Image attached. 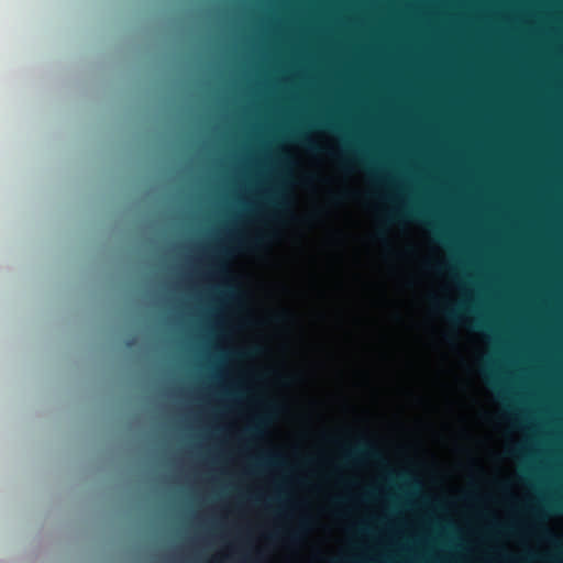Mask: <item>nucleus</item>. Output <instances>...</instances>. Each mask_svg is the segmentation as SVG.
Segmentation results:
<instances>
[{"label": "nucleus", "mask_w": 563, "mask_h": 563, "mask_svg": "<svg viewBox=\"0 0 563 563\" xmlns=\"http://www.w3.org/2000/svg\"><path fill=\"white\" fill-rule=\"evenodd\" d=\"M342 457L344 463H354L361 460L383 461L380 452L365 439H362L353 448H344Z\"/></svg>", "instance_id": "obj_1"}, {"label": "nucleus", "mask_w": 563, "mask_h": 563, "mask_svg": "<svg viewBox=\"0 0 563 563\" xmlns=\"http://www.w3.org/2000/svg\"><path fill=\"white\" fill-rule=\"evenodd\" d=\"M266 235L260 234L253 239L241 238V236H232V243L234 244V249H254L261 246L266 241ZM233 250H221L222 255H228Z\"/></svg>", "instance_id": "obj_2"}, {"label": "nucleus", "mask_w": 563, "mask_h": 563, "mask_svg": "<svg viewBox=\"0 0 563 563\" xmlns=\"http://www.w3.org/2000/svg\"><path fill=\"white\" fill-rule=\"evenodd\" d=\"M404 218L427 221V213L420 209L401 210V211H398L397 213H395L394 216H391L390 220L404 219Z\"/></svg>", "instance_id": "obj_3"}, {"label": "nucleus", "mask_w": 563, "mask_h": 563, "mask_svg": "<svg viewBox=\"0 0 563 563\" xmlns=\"http://www.w3.org/2000/svg\"><path fill=\"white\" fill-rule=\"evenodd\" d=\"M284 464V460L280 455L272 454L267 455L265 457H262L257 461L256 465L263 466V465H272V466H279Z\"/></svg>", "instance_id": "obj_4"}, {"label": "nucleus", "mask_w": 563, "mask_h": 563, "mask_svg": "<svg viewBox=\"0 0 563 563\" xmlns=\"http://www.w3.org/2000/svg\"><path fill=\"white\" fill-rule=\"evenodd\" d=\"M444 313L451 321L457 322L462 319V310L460 308L445 309Z\"/></svg>", "instance_id": "obj_5"}, {"label": "nucleus", "mask_w": 563, "mask_h": 563, "mask_svg": "<svg viewBox=\"0 0 563 563\" xmlns=\"http://www.w3.org/2000/svg\"><path fill=\"white\" fill-rule=\"evenodd\" d=\"M360 164H365V161L358 159L356 157H351L347 155L342 158L343 167H350V166H355V165H360Z\"/></svg>", "instance_id": "obj_6"}, {"label": "nucleus", "mask_w": 563, "mask_h": 563, "mask_svg": "<svg viewBox=\"0 0 563 563\" xmlns=\"http://www.w3.org/2000/svg\"><path fill=\"white\" fill-rule=\"evenodd\" d=\"M212 266L218 274L223 276L228 274L227 265L221 260L214 261Z\"/></svg>", "instance_id": "obj_7"}, {"label": "nucleus", "mask_w": 563, "mask_h": 563, "mask_svg": "<svg viewBox=\"0 0 563 563\" xmlns=\"http://www.w3.org/2000/svg\"><path fill=\"white\" fill-rule=\"evenodd\" d=\"M263 423V420L262 419H258V421L251 426L250 428H247L246 432L250 434V435H258L261 433V426Z\"/></svg>", "instance_id": "obj_8"}, {"label": "nucleus", "mask_w": 563, "mask_h": 563, "mask_svg": "<svg viewBox=\"0 0 563 563\" xmlns=\"http://www.w3.org/2000/svg\"><path fill=\"white\" fill-rule=\"evenodd\" d=\"M472 325L476 329H490L489 325L481 320H474Z\"/></svg>", "instance_id": "obj_9"}, {"label": "nucleus", "mask_w": 563, "mask_h": 563, "mask_svg": "<svg viewBox=\"0 0 563 563\" xmlns=\"http://www.w3.org/2000/svg\"><path fill=\"white\" fill-rule=\"evenodd\" d=\"M272 201H273L274 206H276L278 208H283L285 206L284 201L279 200L278 192L275 194L274 199Z\"/></svg>", "instance_id": "obj_10"}, {"label": "nucleus", "mask_w": 563, "mask_h": 563, "mask_svg": "<svg viewBox=\"0 0 563 563\" xmlns=\"http://www.w3.org/2000/svg\"><path fill=\"white\" fill-rule=\"evenodd\" d=\"M300 141L302 142V144L307 145L310 150H317V147L312 146L311 144H309L306 139L303 137H300Z\"/></svg>", "instance_id": "obj_11"}, {"label": "nucleus", "mask_w": 563, "mask_h": 563, "mask_svg": "<svg viewBox=\"0 0 563 563\" xmlns=\"http://www.w3.org/2000/svg\"><path fill=\"white\" fill-rule=\"evenodd\" d=\"M258 352H260V347H254V349L247 351L245 354L253 355V354H257Z\"/></svg>", "instance_id": "obj_12"}, {"label": "nucleus", "mask_w": 563, "mask_h": 563, "mask_svg": "<svg viewBox=\"0 0 563 563\" xmlns=\"http://www.w3.org/2000/svg\"><path fill=\"white\" fill-rule=\"evenodd\" d=\"M552 508L556 510H563V503H555L552 505Z\"/></svg>", "instance_id": "obj_13"}, {"label": "nucleus", "mask_w": 563, "mask_h": 563, "mask_svg": "<svg viewBox=\"0 0 563 563\" xmlns=\"http://www.w3.org/2000/svg\"><path fill=\"white\" fill-rule=\"evenodd\" d=\"M536 529H537V530H539V531H541V532H542V533H544L545 536H550V532H549V530H547V529H543V528H540V527H537V526H536Z\"/></svg>", "instance_id": "obj_14"}, {"label": "nucleus", "mask_w": 563, "mask_h": 563, "mask_svg": "<svg viewBox=\"0 0 563 563\" xmlns=\"http://www.w3.org/2000/svg\"><path fill=\"white\" fill-rule=\"evenodd\" d=\"M225 290L228 294L232 295L233 294V288L231 286H225Z\"/></svg>", "instance_id": "obj_15"}, {"label": "nucleus", "mask_w": 563, "mask_h": 563, "mask_svg": "<svg viewBox=\"0 0 563 563\" xmlns=\"http://www.w3.org/2000/svg\"><path fill=\"white\" fill-rule=\"evenodd\" d=\"M531 558H532V555H531V556H529V558H527V559L521 560V561H520V563H527V561H528L529 559H531Z\"/></svg>", "instance_id": "obj_16"}, {"label": "nucleus", "mask_w": 563, "mask_h": 563, "mask_svg": "<svg viewBox=\"0 0 563 563\" xmlns=\"http://www.w3.org/2000/svg\"><path fill=\"white\" fill-rule=\"evenodd\" d=\"M373 495H374V493H373V492H368L366 496H367V497H372Z\"/></svg>", "instance_id": "obj_17"}, {"label": "nucleus", "mask_w": 563, "mask_h": 563, "mask_svg": "<svg viewBox=\"0 0 563 563\" xmlns=\"http://www.w3.org/2000/svg\"><path fill=\"white\" fill-rule=\"evenodd\" d=\"M290 538L295 539L296 538V533L290 534Z\"/></svg>", "instance_id": "obj_18"}]
</instances>
